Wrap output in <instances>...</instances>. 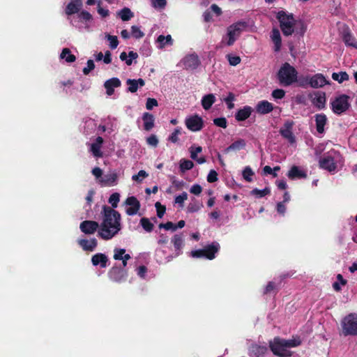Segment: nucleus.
I'll list each match as a JSON object with an SVG mask.
<instances>
[{"mask_svg":"<svg viewBox=\"0 0 357 357\" xmlns=\"http://www.w3.org/2000/svg\"><path fill=\"white\" fill-rule=\"evenodd\" d=\"M105 88L108 96L114 93V89L121 86V81L116 77L111 78L105 82Z\"/></svg>","mask_w":357,"mask_h":357,"instance_id":"obj_25","label":"nucleus"},{"mask_svg":"<svg viewBox=\"0 0 357 357\" xmlns=\"http://www.w3.org/2000/svg\"><path fill=\"white\" fill-rule=\"evenodd\" d=\"M283 345L286 346L289 350L290 348H294L299 346L301 344V340L298 337H294L290 340H284L282 342Z\"/></svg>","mask_w":357,"mask_h":357,"instance_id":"obj_41","label":"nucleus"},{"mask_svg":"<svg viewBox=\"0 0 357 357\" xmlns=\"http://www.w3.org/2000/svg\"><path fill=\"white\" fill-rule=\"evenodd\" d=\"M341 326L344 335H356L357 314L351 313L344 317L341 321Z\"/></svg>","mask_w":357,"mask_h":357,"instance_id":"obj_6","label":"nucleus"},{"mask_svg":"<svg viewBox=\"0 0 357 357\" xmlns=\"http://www.w3.org/2000/svg\"><path fill=\"white\" fill-rule=\"evenodd\" d=\"M255 109L257 113L266 114L273 110V105L267 100H261L257 104Z\"/></svg>","mask_w":357,"mask_h":357,"instance_id":"obj_22","label":"nucleus"},{"mask_svg":"<svg viewBox=\"0 0 357 357\" xmlns=\"http://www.w3.org/2000/svg\"><path fill=\"white\" fill-rule=\"evenodd\" d=\"M155 206V208L157 210V215L160 218H161L165 213L166 208L165 206L162 205L160 202H156Z\"/></svg>","mask_w":357,"mask_h":357,"instance_id":"obj_61","label":"nucleus"},{"mask_svg":"<svg viewBox=\"0 0 357 357\" xmlns=\"http://www.w3.org/2000/svg\"><path fill=\"white\" fill-rule=\"evenodd\" d=\"M146 142L149 145L153 147H156L158 144V139L156 135H151V136L147 137Z\"/></svg>","mask_w":357,"mask_h":357,"instance_id":"obj_63","label":"nucleus"},{"mask_svg":"<svg viewBox=\"0 0 357 357\" xmlns=\"http://www.w3.org/2000/svg\"><path fill=\"white\" fill-rule=\"evenodd\" d=\"M280 82L284 86H289L297 81L296 70L288 63H284L278 73Z\"/></svg>","mask_w":357,"mask_h":357,"instance_id":"obj_5","label":"nucleus"},{"mask_svg":"<svg viewBox=\"0 0 357 357\" xmlns=\"http://www.w3.org/2000/svg\"><path fill=\"white\" fill-rule=\"evenodd\" d=\"M203 205L202 203L197 202L195 199H192V202L190 203L187 207V211L188 213H195L199 211Z\"/></svg>","mask_w":357,"mask_h":357,"instance_id":"obj_44","label":"nucleus"},{"mask_svg":"<svg viewBox=\"0 0 357 357\" xmlns=\"http://www.w3.org/2000/svg\"><path fill=\"white\" fill-rule=\"evenodd\" d=\"M292 128V123L290 122H287L284 124V126L283 128L280 130V134L283 137L287 139L289 142L291 144L295 143V137L291 131Z\"/></svg>","mask_w":357,"mask_h":357,"instance_id":"obj_23","label":"nucleus"},{"mask_svg":"<svg viewBox=\"0 0 357 357\" xmlns=\"http://www.w3.org/2000/svg\"><path fill=\"white\" fill-rule=\"evenodd\" d=\"M167 5L166 0H151V6L157 10L164 9Z\"/></svg>","mask_w":357,"mask_h":357,"instance_id":"obj_54","label":"nucleus"},{"mask_svg":"<svg viewBox=\"0 0 357 357\" xmlns=\"http://www.w3.org/2000/svg\"><path fill=\"white\" fill-rule=\"evenodd\" d=\"M219 248L220 245L217 243H213L204 249L192 250L190 252V256L195 258L205 257L211 260L215 258V254L219 250Z\"/></svg>","mask_w":357,"mask_h":357,"instance_id":"obj_9","label":"nucleus"},{"mask_svg":"<svg viewBox=\"0 0 357 357\" xmlns=\"http://www.w3.org/2000/svg\"><path fill=\"white\" fill-rule=\"evenodd\" d=\"M142 120L144 130L149 131L154 127V117L151 114L148 112L144 113Z\"/></svg>","mask_w":357,"mask_h":357,"instance_id":"obj_34","label":"nucleus"},{"mask_svg":"<svg viewBox=\"0 0 357 357\" xmlns=\"http://www.w3.org/2000/svg\"><path fill=\"white\" fill-rule=\"evenodd\" d=\"M246 27L247 24L244 22H238L229 26L225 35L222 37V43L226 46L233 45Z\"/></svg>","mask_w":357,"mask_h":357,"instance_id":"obj_4","label":"nucleus"},{"mask_svg":"<svg viewBox=\"0 0 357 357\" xmlns=\"http://www.w3.org/2000/svg\"><path fill=\"white\" fill-rule=\"evenodd\" d=\"M311 102L314 107L321 110L326 107V93L322 91H317L310 96Z\"/></svg>","mask_w":357,"mask_h":357,"instance_id":"obj_14","label":"nucleus"},{"mask_svg":"<svg viewBox=\"0 0 357 357\" xmlns=\"http://www.w3.org/2000/svg\"><path fill=\"white\" fill-rule=\"evenodd\" d=\"M99 225L97 222L92 220L83 221L79 226L81 231L86 234H93L99 229Z\"/></svg>","mask_w":357,"mask_h":357,"instance_id":"obj_17","label":"nucleus"},{"mask_svg":"<svg viewBox=\"0 0 357 357\" xmlns=\"http://www.w3.org/2000/svg\"><path fill=\"white\" fill-rule=\"evenodd\" d=\"M126 84L128 86V91L131 93L136 92L139 87H142L144 86L145 82L143 79H128L126 81Z\"/></svg>","mask_w":357,"mask_h":357,"instance_id":"obj_27","label":"nucleus"},{"mask_svg":"<svg viewBox=\"0 0 357 357\" xmlns=\"http://www.w3.org/2000/svg\"><path fill=\"white\" fill-rule=\"evenodd\" d=\"M185 125L192 132H198L204 127V120L198 114L188 116L185 119Z\"/></svg>","mask_w":357,"mask_h":357,"instance_id":"obj_11","label":"nucleus"},{"mask_svg":"<svg viewBox=\"0 0 357 357\" xmlns=\"http://www.w3.org/2000/svg\"><path fill=\"white\" fill-rule=\"evenodd\" d=\"M246 143L245 141L243 139H239L235 142H234L230 146H229L226 149L225 152L228 153L233 151H239L245 147Z\"/></svg>","mask_w":357,"mask_h":357,"instance_id":"obj_38","label":"nucleus"},{"mask_svg":"<svg viewBox=\"0 0 357 357\" xmlns=\"http://www.w3.org/2000/svg\"><path fill=\"white\" fill-rule=\"evenodd\" d=\"M105 38L109 42V46L111 49H116L119 45V40L116 36H112L109 33H105Z\"/></svg>","mask_w":357,"mask_h":357,"instance_id":"obj_48","label":"nucleus"},{"mask_svg":"<svg viewBox=\"0 0 357 357\" xmlns=\"http://www.w3.org/2000/svg\"><path fill=\"white\" fill-rule=\"evenodd\" d=\"M125 211L128 215H137L140 209V203L134 196L128 197L123 203Z\"/></svg>","mask_w":357,"mask_h":357,"instance_id":"obj_12","label":"nucleus"},{"mask_svg":"<svg viewBox=\"0 0 357 357\" xmlns=\"http://www.w3.org/2000/svg\"><path fill=\"white\" fill-rule=\"evenodd\" d=\"M118 15L123 21H128L133 17V13L128 8H124L123 9L121 10L118 13Z\"/></svg>","mask_w":357,"mask_h":357,"instance_id":"obj_47","label":"nucleus"},{"mask_svg":"<svg viewBox=\"0 0 357 357\" xmlns=\"http://www.w3.org/2000/svg\"><path fill=\"white\" fill-rule=\"evenodd\" d=\"M158 105V101L155 98H149L146 100V108L148 110H151L154 107H157Z\"/></svg>","mask_w":357,"mask_h":357,"instance_id":"obj_62","label":"nucleus"},{"mask_svg":"<svg viewBox=\"0 0 357 357\" xmlns=\"http://www.w3.org/2000/svg\"><path fill=\"white\" fill-rule=\"evenodd\" d=\"M113 257L115 260L119 261H121L123 259H130L131 258L130 255L126 253L125 249L118 248L114 249Z\"/></svg>","mask_w":357,"mask_h":357,"instance_id":"obj_39","label":"nucleus"},{"mask_svg":"<svg viewBox=\"0 0 357 357\" xmlns=\"http://www.w3.org/2000/svg\"><path fill=\"white\" fill-rule=\"evenodd\" d=\"M102 221L98 231V236L108 241L116 236L121 230V215L107 206L102 208Z\"/></svg>","mask_w":357,"mask_h":357,"instance_id":"obj_1","label":"nucleus"},{"mask_svg":"<svg viewBox=\"0 0 357 357\" xmlns=\"http://www.w3.org/2000/svg\"><path fill=\"white\" fill-rule=\"evenodd\" d=\"M77 242L80 247L86 252L94 251L98 245V241L95 238L90 239H79Z\"/></svg>","mask_w":357,"mask_h":357,"instance_id":"obj_20","label":"nucleus"},{"mask_svg":"<svg viewBox=\"0 0 357 357\" xmlns=\"http://www.w3.org/2000/svg\"><path fill=\"white\" fill-rule=\"evenodd\" d=\"M82 6V0H71L66 7V14L72 15L77 13Z\"/></svg>","mask_w":357,"mask_h":357,"instance_id":"obj_30","label":"nucleus"},{"mask_svg":"<svg viewBox=\"0 0 357 357\" xmlns=\"http://www.w3.org/2000/svg\"><path fill=\"white\" fill-rule=\"evenodd\" d=\"M180 128H176L174 132L169 135L168 139L172 143H176L178 141V136L181 132Z\"/></svg>","mask_w":357,"mask_h":357,"instance_id":"obj_57","label":"nucleus"},{"mask_svg":"<svg viewBox=\"0 0 357 357\" xmlns=\"http://www.w3.org/2000/svg\"><path fill=\"white\" fill-rule=\"evenodd\" d=\"M267 351V348L264 346L257 344L252 345L250 349V354L255 357L263 356Z\"/></svg>","mask_w":357,"mask_h":357,"instance_id":"obj_36","label":"nucleus"},{"mask_svg":"<svg viewBox=\"0 0 357 357\" xmlns=\"http://www.w3.org/2000/svg\"><path fill=\"white\" fill-rule=\"evenodd\" d=\"M271 192V190L269 188L266 187L262 190H259L257 188H255L251 191V195L255 196L257 198H261L265 197L267 195H269Z\"/></svg>","mask_w":357,"mask_h":357,"instance_id":"obj_46","label":"nucleus"},{"mask_svg":"<svg viewBox=\"0 0 357 357\" xmlns=\"http://www.w3.org/2000/svg\"><path fill=\"white\" fill-rule=\"evenodd\" d=\"M308 84L314 89L322 88L326 85L330 84V82L321 73H317L307 77Z\"/></svg>","mask_w":357,"mask_h":357,"instance_id":"obj_13","label":"nucleus"},{"mask_svg":"<svg viewBox=\"0 0 357 357\" xmlns=\"http://www.w3.org/2000/svg\"><path fill=\"white\" fill-rule=\"evenodd\" d=\"M120 200V195L117 192L113 193L110 195L109 198V203L112 206V207H117L118 203Z\"/></svg>","mask_w":357,"mask_h":357,"instance_id":"obj_56","label":"nucleus"},{"mask_svg":"<svg viewBox=\"0 0 357 357\" xmlns=\"http://www.w3.org/2000/svg\"><path fill=\"white\" fill-rule=\"evenodd\" d=\"M227 59L229 64L236 66L241 63V58L238 56L227 55Z\"/></svg>","mask_w":357,"mask_h":357,"instance_id":"obj_58","label":"nucleus"},{"mask_svg":"<svg viewBox=\"0 0 357 357\" xmlns=\"http://www.w3.org/2000/svg\"><path fill=\"white\" fill-rule=\"evenodd\" d=\"M149 176L148 173L144 170H140L137 174L133 175L132 176V179L134 181L140 183L142 182L145 178H146Z\"/></svg>","mask_w":357,"mask_h":357,"instance_id":"obj_53","label":"nucleus"},{"mask_svg":"<svg viewBox=\"0 0 357 357\" xmlns=\"http://www.w3.org/2000/svg\"><path fill=\"white\" fill-rule=\"evenodd\" d=\"M234 98V95L232 93H229L225 98V102L227 103V107L230 109L234 107V104L233 103Z\"/></svg>","mask_w":357,"mask_h":357,"instance_id":"obj_60","label":"nucleus"},{"mask_svg":"<svg viewBox=\"0 0 357 357\" xmlns=\"http://www.w3.org/2000/svg\"><path fill=\"white\" fill-rule=\"evenodd\" d=\"M60 58L64 59L66 62L71 63L75 61L76 57L71 54L70 51L68 48H64L61 54Z\"/></svg>","mask_w":357,"mask_h":357,"instance_id":"obj_42","label":"nucleus"},{"mask_svg":"<svg viewBox=\"0 0 357 357\" xmlns=\"http://www.w3.org/2000/svg\"><path fill=\"white\" fill-rule=\"evenodd\" d=\"M215 100L216 98L213 94L209 93L205 95L202 97L201 100L202 106L205 110H208L211 107V106L215 102Z\"/></svg>","mask_w":357,"mask_h":357,"instance_id":"obj_33","label":"nucleus"},{"mask_svg":"<svg viewBox=\"0 0 357 357\" xmlns=\"http://www.w3.org/2000/svg\"><path fill=\"white\" fill-rule=\"evenodd\" d=\"M92 15L87 11H82L76 17L71 20L72 24L79 31H89Z\"/></svg>","mask_w":357,"mask_h":357,"instance_id":"obj_8","label":"nucleus"},{"mask_svg":"<svg viewBox=\"0 0 357 357\" xmlns=\"http://www.w3.org/2000/svg\"><path fill=\"white\" fill-rule=\"evenodd\" d=\"M110 278L116 282L121 281L126 275L125 273L116 268H113L109 271Z\"/></svg>","mask_w":357,"mask_h":357,"instance_id":"obj_40","label":"nucleus"},{"mask_svg":"<svg viewBox=\"0 0 357 357\" xmlns=\"http://www.w3.org/2000/svg\"><path fill=\"white\" fill-rule=\"evenodd\" d=\"M284 339L275 337L273 341L270 342V348L273 353L280 357H287L291 355L289 350L282 343Z\"/></svg>","mask_w":357,"mask_h":357,"instance_id":"obj_10","label":"nucleus"},{"mask_svg":"<svg viewBox=\"0 0 357 357\" xmlns=\"http://www.w3.org/2000/svg\"><path fill=\"white\" fill-rule=\"evenodd\" d=\"M252 112V108L250 106H244L237 111L235 118L238 121H243L248 119Z\"/></svg>","mask_w":357,"mask_h":357,"instance_id":"obj_26","label":"nucleus"},{"mask_svg":"<svg viewBox=\"0 0 357 357\" xmlns=\"http://www.w3.org/2000/svg\"><path fill=\"white\" fill-rule=\"evenodd\" d=\"M277 18L284 36H290L294 33L303 36L306 31L307 27L305 23L295 20L292 14L280 11L278 13Z\"/></svg>","mask_w":357,"mask_h":357,"instance_id":"obj_2","label":"nucleus"},{"mask_svg":"<svg viewBox=\"0 0 357 357\" xmlns=\"http://www.w3.org/2000/svg\"><path fill=\"white\" fill-rule=\"evenodd\" d=\"M140 224L146 231L150 232L153 229V223L146 218H142L140 220Z\"/></svg>","mask_w":357,"mask_h":357,"instance_id":"obj_49","label":"nucleus"},{"mask_svg":"<svg viewBox=\"0 0 357 357\" xmlns=\"http://www.w3.org/2000/svg\"><path fill=\"white\" fill-rule=\"evenodd\" d=\"M118 176L114 172H111L102 176L99 180V183L102 186H114L117 183Z\"/></svg>","mask_w":357,"mask_h":357,"instance_id":"obj_18","label":"nucleus"},{"mask_svg":"<svg viewBox=\"0 0 357 357\" xmlns=\"http://www.w3.org/2000/svg\"><path fill=\"white\" fill-rule=\"evenodd\" d=\"M202 148L200 146L193 144L189 148L190 158L199 165L204 164L206 161L204 156L198 157V154L202 153Z\"/></svg>","mask_w":357,"mask_h":357,"instance_id":"obj_19","label":"nucleus"},{"mask_svg":"<svg viewBox=\"0 0 357 357\" xmlns=\"http://www.w3.org/2000/svg\"><path fill=\"white\" fill-rule=\"evenodd\" d=\"M137 57V53L133 51L129 52L128 54L125 52H121L120 54V59L125 61L128 66H131L133 60H136Z\"/></svg>","mask_w":357,"mask_h":357,"instance_id":"obj_35","label":"nucleus"},{"mask_svg":"<svg viewBox=\"0 0 357 357\" xmlns=\"http://www.w3.org/2000/svg\"><path fill=\"white\" fill-rule=\"evenodd\" d=\"M343 163L342 158L340 153L331 149L319 160L320 168L330 172H335L339 165Z\"/></svg>","mask_w":357,"mask_h":357,"instance_id":"obj_3","label":"nucleus"},{"mask_svg":"<svg viewBox=\"0 0 357 357\" xmlns=\"http://www.w3.org/2000/svg\"><path fill=\"white\" fill-rule=\"evenodd\" d=\"M332 78L339 83H342L343 82L347 81L349 79V75L344 71L333 73L332 74Z\"/></svg>","mask_w":357,"mask_h":357,"instance_id":"obj_45","label":"nucleus"},{"mask_svg":"<svg viewBox=\"0 0 357 357\" xmlns=\"http://www.w3.org/2000/svg\"><path fill=\"white\" fill-rule=\"evenodd\" d=\"M316 130L319 134H324L325 132V127L328 124V118L324 114H317L314 116Z\"/></svg>","mask_w":357,"mask_h":357,"instance_id":"obj_16","label":"nucleus"},{"mask_svg":"<svg viewBox=\"0 0 357 357\" xmlns=\"http://www.w3.org/2000/svg\"><path fill=\"white\" fill-rule=\"evenodd\" d=\"M131 35L132 37L137 39L141 38L144 36L143 31L137 26H132L131 27Z\"/></svg>","mask_w":357,"mask_h":357,"instance_id":"obj_55","label":"nucleus"},{"mask_svg":"<svg viewBox=\"0 0 357 357\" xmlns=\"http://www.w3.org/2000/svg\"><path fill=\"white\" fill-rule=\"evenodd\" d=\"M330 104L332 111L335 114H342L350 107L349 97L344 94L340 95L331 100Z\"/></svg>","mask_w":357,"mask_h":357,"instance_id":"obj_7","label":"nucleus"},{"mask_svg":"<svg viewBox=\"0 0 357 357\" xmlns=\"http://www.w3.org/2000/svg\"><path fill=\"white\" fill-rule=\"evenodd\" d=\"M342 38L346 46L357 49V40L349 31L348 28L342 33Z\"/></svg>","mask_w":357,"mask_h":357,"instance_id":"obj_21","label":"nucleus"},{"mask_svg":"<svg viewBox=\"0 0 357 357\" xmlns=\"http://www.w3.org/2000/svg\"><path fill=\"white\" fill-rule=\"evenodd\" d=\"M188 199V194L185 192H182L181 195L176 196L174 199L175 204L179 205L181 208L183 207L184 202Z\"/></svg>","mask_w":357,"mask_h":357,"instance_id":"obj_51","label":"nucleus"},{"mask_svg":"<svg viewBox=\"0 0 357 357\" xmlns=\"http://www.w3.org/2000/svg\"><path fill=\"white\" fill-rule=\"evenodd\" d=\"M103 142V139L101 137H98L96 139V142L91 144L90 146V151L92 154L96 157H101L102 153L100 148Z\"/></svg>","mask_w":357,"mask_h":357,"instance_id":"obj_31","label":"nucleus"},{"mask_svg":"<svg viewBox=\"0 0 357 357\" xmlns=\"http://www.w3.org/2000/svg\"><path fill=\"white\" fill-rule=\"evenodd\" d=\"M107 257L102 253L96 254L91 258V262L93 266L100 265L102 268L107 266Z\"/></svg>","mask_w":357,"mask_h":357,"instance_id":"obj_28","label":"nucleus"},{"mask_svg":"<svg viewBox=\"0 0 357 357\" xmlns=\"http://www.w3.org/2000/svg\"><path fill=\"white\" fill-rule=\"evenodd\" d=\"M243 178L248 181L251 182L252 181V176L254 175V172L250 167H245L243 171Z\"/></svg>","mask_w":357,"mask_h":357,"instance_id":"obj_50","label":"nucleus"},{"mask_svg":"<svg viewBox=\"0 0 357 357\" xmlns=\"http://www.w3.org/2000/svg\"><path fill=\"white\" fill-rule=\"evenodd\" d=\"M180 64L186 70H194L199 65V60L197 55L192 54L185 56L180 61Z\"/></svg>","mask_w":357,"mask_h":357,"instance_id":"obj_15","label":"nucleus"},{"mask_svg":"<svg viewBox=\"0 0 357 357\" xmlns=\"http://www.w3.org/2000/svg\"><path fill=\"white\" fill-rule=\"evenodd\" d=\"M289 178L294 180L296 178H306L307 174L304 169L298 167L293 166L287 173Z\"/></svg>","mask_w":357,"mask_h":357,"instance_id":"obj_24","label":"nucleus"},{"mask_svg":"<svg viewBox=\"0 0 357 357\" xmlns=\"http://www.w3.org/2000/svg\"><path fill=\"white\" fill-rule=\"evenodd\" d=\"M157 47L159 49H163L166 46H171L173 45V40L170 35L166 36L160 35L156 40Z\"/></svg>","mask_w":357,"mask_h":357,"instance_id":"obj_29","label":"nucleus"},{"mask_svg":"<svg viewBox=\"0 0 357 357\" xmlns=\"http://www.w3.org/2000/svg\"><path fill=\"white\" fill-rule=\"evenodd\" d=\"M193 167L194 163L190 160L181 159L179 162V168L182 172L190 170L193 168Z\"/></svg>","mask_w":357,"mask_h":357,"instance_id":"obj_43","label":"nucleus"},{"mask_svg":"<svg viewBox=\"0 0 357 357\" xmlns=\"http://www.w3.org/2000/svg\"><path fill=\"white\" fill-rule=\"evenodd\" d=\"M172 243L174 246L176 255H179L181 253V249L183 245V237L181 235L176 234L172 238Z\"/></svg>","mask_w":357,"mask_h":357,"instance_id":"obj_37","label":"nucleus"},{"mask_svg":"<svg viewBox=\"0 0 357 357\" xmlns=\"http://www.w3.org/2000/svg\"><path fill=\"white\" fill-rule=\"evenodd\" d=\"M159 228L172 231H176L177 229V227L172 222L161 223L159 225Z\"/></svg>","mask_w":357,"mask_h":357,"instance_id":"obj_59","label":"nucleus"},{"mask_svg":"<svg viewBox=\"0 0 357 357\" xmlns=\"http://www.w3.org/2000/svg\"><path fill=\"white\" fill-rule=\"evenodd\" d=\"M271 38L274 43V50L275 52L280 51L282 46V40L280 31L277 29L272 31Z\"/></svg>","mask_w":357,"mask_h":357,"instance_id":"obj_32","label":"nucleus"},{"mask_svg":"<svg viewBox=\"0 0 357 357\" xmlns=\"http://www.w3.org/2000/svg\"><path fill=\"white\" fill-rule=\"evenodd\" d=\"M337 279L338 282H335L333 284V287L335 291H339L341 289V286H344L347 284V281L343 278L342 275L340 274L337 275Z\"/></svg>","mask_w":357,"mask_h":357,"instance_id":"obj_52","label":"nucleus"},{"mask_svg":"<svg viewBox=\"0 0 357 357\" xmlns=\"http://www.w3.org/2000/svg\"><path fill=\"white\" fill-rule=\"evenodd\" d=\"M284 96H285V91L283 89H275L272 92V96L275 99H282L284 97Z\"/></svg>","mask_w":357,"mask_h":357,"instance_id":"obj_64","label":"nucleus"}]
</instances>
